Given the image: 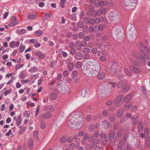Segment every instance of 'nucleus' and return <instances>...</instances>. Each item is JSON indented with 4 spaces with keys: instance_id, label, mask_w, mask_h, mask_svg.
Wrapping results in <instances>:
<instances>
[{
    "instance_id": "1",
    "label": "nucleus",
    "mask_w": 150,
    "mask_h": 150,
    "mask_svg": "<svg viewBox=\"0 0 150 150\" xmlns=\"http://www.w3.org/2000/svg\"><path fill=\"white\" fill-rule=\"evenodd\" d=\"M80 116V115L77 112H73L71 113L68 116L69 119V125L70 127L75 129L79 128L80 122L77 118Z\"/></svg>"
},
{
    "instance_id": "2",
    "label": "nucleus",
    "mask_w": 150,
    "mask_h": 150,
    "mask_svg": "<svg viewBox=\"0 0 150 150\" xmlns=\"http://www.w3.org/2000/svg\"><path fill=\"white\" fill-rule=\"evenodd\" d=\"M106 13V9L104 8H102L97 11H93L91 14L93 17H95L97 16H100L102 14H105Z\"/></svg>"
},
{
    "instance_id": "3",
    "label": "nucleus",
    "mask_w": 150,
    "mask_h": 150,
    "mask_svg": "<svg viewBox=\"0 0 150 150\" xmlns=\"http://www.w3.org/2000/svg\"><path fill=\"white\" fill-rule=\"evenodd\" d=\"M90 1L97 7L105 6L108 5L106 1L99 0H90Z\"/></svg>"
},
{
    "instance_id": "4",
    "label": "nucleus",
    "mask_w": 150,
    "mask_h": 150,
    "mask_svg": "<svg viewBox=\"0 0 150 150\" xmlns=\"http://www.w3.org/2000/svg\"><path fill=\"white\" fill-rule=\"evenodd\" d=\"M141 55L139 56V59L140 62L143 64H145L146 62V59L148 58V55L144 50H142L140 51Z\"/></svg>"
},
{
    "instance_id": "5",
    "label": "nucleus",
    "mask_w": 150,
    "mask_h": 150,
    "mask_svg": "<svg viewBox=\"0 0 150 150\" xmlns=\"http://www.w3.org/2000/svg\"><path fill=\"white\" fill-rule=\"evenodd\" d=\"M124 5L125 6L135 7L136 6L135 0H124Z\"/></svg>"
},
{
    "instance_id": "6",
    "label": "nucleus",
    "mask_w": 150,
    "mask_h": 150,
    "mask_svg": "<svg viewBox=\"0 0 150 150\" xmlns=\"http://www.w3.org/2000/svg\"><path fill=\"white\" fill-rule=\"evenodd\" d=\"M124 97L122 94H120L115 99L114 102L117 107H119L120 106L122 103L120 102L121 101L123 98Z\"/></svg>"
},
{
    "instance_id": "7",
    "label": "nucleus",
    "mask_w": 150,
    "mask_h": 150,
    "mask_svg": "<svg viewBox=\"0 0 150 150\" xmlns=\"http://www.w3.org/2000/svg\"><path fill=\"white\" fill-rule=\"evenodd\" d=\"M106 91L104 88H99L97 90V95L98 97H104Z\"/></svg>"
},
{
    "instance_id": "8",
    "label": "nucleus",
    "mask_w": 150,
    "mask_h": 150,
    "mask_svg": "<svg viewBox=\"0 0 150 150\" xmlns=\"http://www.w3.org/2000/svg\"><path fill=\"white\" fill-rule=\"evenodd\" d=\"M118 64L117 63H113L111 66L110 72L112 73L113 74L115 75L118 69Z\"/></svg>"
},
{
    "instance_id": "9",
    "label": "nucleus",
    "mask_w": 150,
    "mask_h": 150,
    "mask_svg": "<svg viewBox=\"0 0 150 150\" xmlns=\"http://www.w3.org/2000/svg\"><path fill=\"white\" fill-rule=\"evenodd\" d=\"M87 75L90 77L95 76L97 73V71L93 69H87L86 70Z\"/></svg>"
},
{
    "instance_id": "10",
    "label": "nucleus",
    "mask_w": 150,
    "mask_h": 150,
    "mask_svg": "<svg viewBox=\"0 0 150 150\" xmlns=\"http://www.w3.org/2000/svg\"><path fill=\"white\" fill-rule=\"evenodd\" d=\"M52 116V114L48 112H46L42 114L40 117V119L41 120H47L50 118Z\"/></svg>"
},
{
    "instance_id": "11",
    "label": "nucleus",
    "mask_w": 150,
    "mask_h": 150,
    "mask_svg": "<svg viewBox=\"0 0 150 150\" xmlns=\"http://www.w3.org/2000/svg\"><path fill=\"white\" fill-rule=\"evenodd\" d=\"M10 21L11 22L9 23L8 25L11 27L14 26L18 23V21L16 20V17L15 16L12 17Z\"/></svg>"
},
{
    "instance_id": "12",
    "label": "nucleus",
    "mask_w": 150,
    "mask_h": 150,
    "mask_svg": "<svg viewBox=\"0 0 150 150\" xmlns=\"http://www.w3.org/2000/svg\"><path fill=\"white\" fill-rule=\"evenodd\" d=\"M127 83V81L124 79L119 81L117 83V86L119 88H121L125 86Z\"/></svg>"
},
{
    "instance_id": "13",
    "label": "nucleus",
    "mask_w": 150,
    "mask_h": 150,
    "mask_svg": "<svg viewBox=\"0 0 150 150\" xmlns=\"http://www.w3.org/2000/svg\"><path fill=\"white\" fill-rule=\"evenodd\" d=\"M44 110L46 111L51 112H53L54 110V108L52 105H48L45 106Z\"/></svg>"
},
{
    "instance_id": "14",
    "label": "nucleus",
    "mask_w": 150,
    "mask_h": 150,
    "mask_svg": "<svg viewBox=\"0 0 150 150\" xmlns=\"http://www.w3.org/2000/svg\"><path fill=\"white\" fill-rule=\"evenodd\" d=\"M131 70L135 73H138L141 70V69L137 67L132 66L130 67Z\"/></svg>"
},
{
    "instance_id": "15",
    "label": "nucleus",
    "mask_w": 150,
    "mask_h": 150,
    "mask_svg": "<svg viewBox=\"0 0 150 150\" xmlns=\"http://www.w3.org/2000/svg\"><path fill=\"white\" fill-rule=\"evenodd\" d=\"M105 76V73L103 71H101L98 73L97 78L98 79L101 80L104 79Z\"/></svg>"
},
{
    "instance_id": "16",
    "label": "nucleus",
    "mask_w": 150,
    "mask_h": 150,
    "mask_svg": "<svg viewBox=\"0 0 150 150\" xmlns=\"http://www.w3.org/2000/svg\"><path fill=\"white\" fill-rule=\"evenodd\" d=\"M37 16V15L36 13H31L27 17L29 20H33L35 19Z\"/></svg>"
},
{
    "instance_id": "17",
    "label": "nucleus",
    "mask_w": 150,
    "mask_h": 150,
    "mask_svg": "<svg viewBox=\"0 0 150 150\" xmlns=\"http://www.w3.org/2000/svg\"><path fill=\"white\" fill-rule=\"evenodd\" d=\"M35 54L37 56L41 59H44L45 57V54L42 53L40 51H37Z\"/></svg>"
},
{
    "instance_id": "18",
    "label": "nucleus",
    "mask_w": 150,
    "mask_h": 150,
    "mask_svg": "<svg viewBox=\"0 0 150 150\" xmlns=\"http://www.w3.org/2000/svg\"><path fill=\"white\" fill-rule=\"evenodd\" d=\"M132 97V94L127 95L124 98L123 100L127 103L131 99Z\"/></svg>"
},
{
    "instance_id": "19",
    "label": "nucleus",
    "mask_w": 150,
    "mask_h": 150,
    "mask_svg": "<svg viewBox=\"0 0 150 150\" xmlns=\"http://www.w3.org/2000/svg\"><path fill=\"white\" fill-rule=\"evenodd\" d=\"M89 62L94 66H98L99 64L98 61L95 59L91 60Z\"/></svg>"
},
{
    "instance_id": "20",
    "label": "nucleus",
    "mask_w": 150,
    "mask_h": 150,
    "mask_svg": "<svg viewBox=\"0 0 150 150\" xmlns=\"http://www.w3.org/2000/svg\"><path fill=\"white\" fill-rule=\"evenodd\" d=\"M138 130L139 133H141L143 131V125L142 122H139L138 125Z\"/></svg>"
},
{
    "instance_id": "21",
    "label": "nucleus",
    "mask_w": 150,
    "mask_h": 150,
    "mask_svg": "<svg viewBox=\"0 0 150 150\" xmlns=\"http://www.w3.org/2000/svg\"><path fill=\"white\" fill-rule=\"evenodd\" d=\"M52 15V14L51 13L49 14L45 13L42 16V18L45 21L47 20H48L50 17H51Z\"/></svg>"
},
{
    "instance_id": "22",
    "label": "nucleus",
    "mask_w": 150,
    "mask_h": 150,
    "mask_svg": "<svg viewBox=\"0 0 150 150\" xmlns=\"http://www.w3.org/2000/svg\"><path fill=\"white\" fill-rule=\"evenodd\" d=\"M88 90L86 88H84L82 90L81 95L83 97H85L88 93Z\"/></svg>"
},
{
    "instance_id": "23",
    "label": "nucleus",
    "mask_w": 150,
    "mask_h": 150,
    "mask_svg": "<svg viewBox=\"0 0 150 150\" xmlns=\"http://www.w3.org/2000/svg\"><path fill=\"white\" fill-rule=\"evenodd\" d=\"M76 58L78 60L81 59L83 57L82 54L80 52H78L75 54Z\"/></svg>"
},
{
    "instance_id": "24",
    "label": "nucleus",
    "mask_w": 150,
    "mask_h": 150,
    "mask_svg": "<svg viewBox=\"0 0 150 150\" xmlns=\"http://www.w3.org/2000/svg\"><path fill=\"white\" fill-rule=\"evenodd\" d=\"M89 24L94 25L95 24H98V22L97 21V18H95L94 19L90 18Z\"/></svg>"
},
{
    "instance_id": "25",
    "label": "nucleus",
    "mask_w": 150,
    "mask_h": 150,
    "mask_svg": "<svg viewBox=\"0 0 150 150\" xmlns=\"http://www.w3.org/2000/svg\"><path fill=\"white\" fill-rule=\"evenodd\" d=\"M26 32V30L25 29H22L21 30H17L16 31V33L20 35L23 34Z\"/></svg>"
},
{
    "instance_id": "26",
    "label": "nucleus",
    "mask_w": 150,
    "mask_h": 150,
    "mask_svg": "<svg viewBox=\"0 0 150 150\" xmlns=\"http://www.w3.org/2000/svg\"><path fill=\"white\" fill-rule=\"evenodd\" d=\"M132 125H135L136 124L138 120V117L137 116L133 117H132Z\"/></svg>"
},
{
    "instance_id": "27",
    "label": "nucleus",
    "mask_w": 150,
    "mask_h": 150,
    "mask_svg": "<svg viewBox=\"0 0 150 150\" xmlns=\"http://www.w3.org/2000/svg\"><path fill=\"white\" fill-rule=\"evenodd\" d=\"M131 106V104L127 103L125 105L123 108V110L124 111H125L129 109L130 107Z\"/></svg>"
},
{
    "instance_id": "28",
    "label": "nucleus",
    "mask_w": 150,
    "mask_h": 150,
    "mask_svg": "<svg viewBox=\"0 0 150 150\" xmlns=\"http://www.w3.org/2000/svg\"><path fill=\"white\" fill-rule=\"evenodd\" d=\"M28 145L29 148L30 149H32L33 148V141L32 139H29L28 141Z\"/></svg>"
},
{
    "instance_id": "29",
    "label": "nucleus",
    "mask_w": 150,
    "mask_h": 150,
    "mask_svg": "<svg viewBox=\"0 0 150 150\" xmlns=\"http://www.w3.org/2000/svg\"><path fill=\"white\" fill-rule=\"evenodd\" d=\"M38 68L36 67H31L30 69L28 70V71L31 73L36 72L38 71Z\"/></svg>"
},
{
    "instance_id": "30",
    "label": "nucleus",
    "mask_w": 150,
    "mask_h": 150,
    "mask_svg": "<svg viewBox=\"0 0 150 150\" xmlns=\"http://www.w3.org/2000/svg\"><path fill=\"white\" fill-rule=\"evenodd\" d=\"M125 73L127 75H131L132 73L131 70L130 69L127 68H125L124 70Z\"/></svg>"
},
{
    "instance_id": "31",
    "label": "nucleus",
    "mask_w": 150,
    "mask_h": 150,
    "mask_svg": "<svg viewBox=\"0 0 150 150\" xmlns=\"http://www.w3.org/2000/svg\"><path fill=\"white\" fill-rule=\"evenodd\" d=\"M103 126L105 128H107L109 126V123L106 120H105L103 122Z\"/></svg>"
},
{
    "instance_id": "32",
    "label": "nucleus",
    "mask_w": 150,
    "mask_h": 150,
    "mask_svg": "<svg viewBox=\"0 0 150 150\" xmlns=\"http://www.w3.org/2000/svg\"><path fill=\"white\" fill-rule=\"evenodd\" d=\"M130 89V87L128 85H127L123 88L122 90V93H125L128 91Z\"/></svg>"
},
{
    "instance_id": "33",
    "label": "nucleus",
    "mask_w": 150,
    "mask_h": 150,
    "mask_svg": "<svg viewBox=\"0 0 150 150\" xmlns=\"http://www.w3.org/2000/svg\"><path fill=\"white\" fill-rule=\"evenodd\" d=\"M16 123L17 125L18 126L19 125L21 122V117L20 116H19L17 118L16 120Z\"/></svg>"
},
{
    "instance_id": "34",
    "label": "nucleus",
    "mask_w": 150,
    "mask_h": 150,
    "mask_svg": "<svg viewBox=\"0 0 150 150\" xmlns=\"http://www.w3.org/2000/svg\"><path fill=\"white\" fill-rule=\"evenodd\" d=\"M50 97L52 100H54L57 98V95L54 93H52L50 94Z\"/></svg>"
},
{
    "instance_id": "35",
    "label": "nucleus",
    "mask_w": 150,
    "mask_h": 150,
    "mask_svg": "<svg viewBox=\"0 0 150 150\" xmlns=\"http://www.w3.org/2000/svg\"><path fill=\"white\" fill-rule=\"evenodd\" d=\"M68 67L69 70L72 71L74 68V64L72 63H69L68 65Z\"/></svg>"
},
{
    "instance_id": "36",
    "label": "nucleus",
    "mask_w": 150,
    "mask_h": 150,
    "mask_svg": "<svg viewBox=\"0 0 150 150\" xmlns=\"http://www.w3.org/2000/svg\"><path fill=\"white\" fill-rule=\"evenodd\" d=\"M25 49V46L24 45H22L21 43L19 47V51L21 53L23 52L24 50Z\"/></svg>"
},
{
    "instance_id": "37",
    "label": "nucleus",
    "mask_w": 150,
    "mask_h": 150,
    "mask_svg": "<svg viewBox=\"0 0 150 150\" xmlns=\"http://www.w3.org/2000/svg\"><path fill=\"white\" fill-rule=\"evenodd\" d=\"M43 31L42 30H38L36 31L35 34L36 36H41L43 33Z\"/></svg>"
},
{
    "instance_id": "38",
    "label": "nucleus",
    "mask_w": 150,
    "mask_h": 150,
    "mask_svg": "<svg viewBox=\"0 0 150 150\" xmlns=\"http://www.w3.org/2000/svg\"><path fill=\"white\" fill-rule=\"evenodd\" d=\"M100 61L102 62H105L107 60V59L106 57L104 56H101L100 58Z\"/></svg>"
},
{
    "instance_id": "39",
    "label": "nucleus",
    "mask_w": 150,
    "mask_h": 150,
    "mask_svg": "<svg viewBox=\"0 0 150 150\" xmlns=\"http://www.w3.org/2000/svg\"><path fill=\"white\" fill-rule=\"evenodd\" d=\"M40 126L42 129H45L46 127V124L45 122L43 121H41L40 123Z\"/></svg>"
},
{
    "instance_id": "40",
    "label": "nucleus",
    "mask_w": 150,
    "mask_h": 150,
    "mask_svg": "<svg viewBox=\"0 0 150 150\" xmlns=\"http://www.w3.org/2000/svg\"><path fill=\"white\" fill-rule=\"evenodd\" d=\"M40 105H38L36 108L35 111V117H36L39 113L40 110Z\"/></svg>"
},
{
    "instance_id": "41",
    "label": "nucleus",
    "mask_w": 150,
    "mask_h": 150,
    "mask_svg": "<svg viewBox=\"0 0 150 150\" xmlns=\"http://www.w3.org/2000/svg\"><path fill=\"white\" fill-rule=\"evenodd\" d=\"M90 49L88 48H85L83 50V52L85 53H88L90 52Z\"/></svg>"
},
{
    "instance_id": "42",
    "label": "nucleus",
    "mask_w": 150,
    "mask_h": 150,
    "mask_svg": "<svg viewBox=\"0 0 150 150\" xmlns=\"http://www.w3.org/2000/svg\"><path fill=\"white\" fill-rule=\"evenodd\" d=\"M81 47L82 46L81 45L80 43H77L76 45V50H80Z\"/></svg>"
},
{
    "instance_id": "43",
    "label": "nucleus",
    "mask_w": 150,
    "mask_h": 150,
    "mask_svg": "<svg viewBox=\"0 0 150 150\" xmlns=\"http://www.w3.org/2000/svg\"><path fill=\"white\" fill-rule=\"evenodd\" d=\"M82 47H86L87 45V42L85 41H82L80 42Z\"/></svg>"
},
{
    "instance_id": "44",
    "label": "nucleus",
    "mask_w": 150,
    "mask_h": 150,
    "mask_svg": "<svg viewBox=\"0 0 150 150\" xmlns=\"http://www.w3.org/2000/svg\"><path fill=\"white\" fill-rule=\"evenodd\" d=\"M83 23L82 21H79L77 24L78 27L80 28H81L83 27Z\"/></svg>"
},
{
    "instance_id": "45",
    "label": "nucleus",
    "mask_w": 150,
    "mask_h": 150,
    "mask_svg": "<svg viewBox=\"0 0 150 150\" xmlns=\"http://www.w3.org/2000/svg\"><path fill=\"white\" fill-rule=\"evenodd\" d=\"M67 141V139L66 137H63L60 139V142L61 143H63Z\"/></svg>"
},
{
    "instance_id": "46",
    "label": "nucleus",
    "mask_w": 150,
    "mask_h": 150,
    "mask_svg": "<svg viewBox=\"0 0 150 150\" xmlns=\"http://www.w3.org/2000/svg\"><path fill=\"white\" fill-rule=\"evenodd\" d=\"M75 66L77 68H80L81 66V63L80 62H78L76 63Z\"/></svg>"
},
{
    "instance_id": "47",
    "label": "nucleus",
    "mask_w": 150,
    "mask_h": 150,
    "mask_svg": "<svg viewBox=\"0 0 150 150\" xmlns=\"http://www.w3.org/2000/svg\"><path fill=\"white\" fill-rule=\"evenodd\" d=\"M137 107L135 106H132L131 107L130 109V111L131 112H135L137 110Z\"/></svg>"
},
{
    "instance_id": "48",
    "label": "nucleus",
    "mask_w": 150,
    "mask_h": 150,
    "mask_svg": "<svg viewBox=\"0 0 150 150\" xmlns=\"http://www.w3.org/2000/svg\"><path fill=\"white\" fill-rule=\"evenodd\" d=\"M104 21V18L102 16H100L97 18V21L98 23H100Z\"/></svg>"
},
{
    "instance_id": "49",
    "label": "nucleus",
    "mask_w": 150,
    "mask_h": 150,
    "mask_svg": "<svg viewBox=\"0 0 150 150\" xmlns=\"http://www.w3.org/2000/svg\"><path fill=\"white\" fill-rule=\"evenodd\" d=\"M66 0H61L60 1V5L62 8L64 7V4L66 2Z\"/></svg>"
},
{
    "instance_id": "50",
    "label": "nucleus",
    "mask_w": 150,
    "mask_h": 150,
    "mask_svg": "<svg viewBox=\"0 0 150 150\" xmlns=\"http://www.w3.org/2000/svg\"><path fill=\"white\" fill-rule=\"evenodd\" d=\"M12 90L9 89L6 91L4 93V95L6 96L8 94H11L12 93Z\"/></svg>"
},
{
    "instance_id": "51",
    "label": "nucleus",
    "mask_w": 150,
    "mask_h": 150,
    "mask_svg": "<svg viewBox=\"0 0 150 150\" xmlns=\"http://www.w3.org/2000/svg\"><path fill=\"white\" fill-rule=\"evenodd\" d=\"M90 19V18L88 17H86L84 19V21L85 23L88 24L89 23Z\"/></svg>"
},
{
    "instance_id": "52",
    "label": "nucleus",
    "mask_w": 150,
    "mask_h": 150,
    "mask_svg": "<svg viewBox=\"0 0 150 150\" xmlns=\"http://www.w3.org/2000/svg\"><path fill=\"white\" fill-rule=\"evenodd\" d=\"M90 58H90V54H85L84 56V59L85 60L88 59Z\"/></svg>"
},
{
    "instance_id": "53",
    "label": "nucleus",
    "mask_w": 150,
    "mask_h": 150,
    "mask_svg": "<svg viewBox=\"0 0 150 150\" xmlns=\"http://www.w3.org/2000/svg\"><path fill=\"white\" fill-rule=\"evenodd\" d=\"M23 66L22 64H17L15 66V68L16 70H18L20 68L22 67Z\"/></svg>"
},
{
    "instance_id": "54",
    "label": "nucleus",
    "mask_w": 150,
    "mask_h": 150,
    "mask_svg": "<svg viewBox=\"0 0 150 150\" xmlns=\"http://www.w3.org/2000/svg\"><path fill=\"white\" fill-rule=\"evenodd\" d=\"M56 62L55 61H52L50 63V67H51L53 68L56 65Z\"/></svg>"
},
{
    "instance_id": "55",
    "label": "nucleus",
    "mask_w": 150,
    "mask_h": 150,
    "mask_svg": "<svg viewBox=\"0 0 150 150\" xmlns=\"http://www.w3.org/2000/svg\"><path fill=\"white\" fill-rule=\"evenodd\" d=\"M123 112L120 110H118L117 112V116L118 117H120L122 114Z\"/></svg>"
},
{
    "instance_id": "56",
    "label": "nucleus",
    "mask_w": 150,
    "mask_h": 150,
    "mask_svg": "<svg viewBox=\"0 0 150 150\" xmlns=\"http://www.w3.org/2000/svg\"><path fill=\"white\" fill-rule=\"evenodd\" d=\"M34 137L35 139H38V132L37 131H35L34 133Z\"/></svg>"
},
{
    "instance_id": "57",
    "label": "nucleus",
    "mask_w": 150,
    "mask_h": 150,
    "mask_svg": "<svg viewBox=\"0 0 150 150\" xmlns=\"http://www.w3.org/2000/svg\"><path fill=\"white\" fill-rule=\"evenodd\" d=\"M99 140L97 138L94 139L93 140V144H96L99 143Z\"/></svg>"
},
{
    "instance_id": "58",
    "label": "nucleus",
    "mask_w": 150,
    "mask_h": 150,
    "mask_svg": "<svg viewBox=\"0 0 150 150\" xmlns=\"http://www.w3.org/2000/svg\"><path fill=\"white\" fill-rule=\"evenodd\" d=\"M94 129V126L93 125H91L89 128V131L90 132H93Z\"/></svg>"
},
{
    "instance_id": "59",
    "label": "nucleus",
    "mask_w": 150,
    "mask_h": 150,
    "mask_svg": "<svg viewBox=\"0 0 150 150\" xmlns=\"http://www.w3.org/2000/svg\"><path fill=\"white\" fill-rule=\"evenodd\" d=\"M98 30L100 31H102L103 29V25H99L98 26Z\"/></svg>"
},
{
    "instance_id": "60",
    "label": "nucleus",
    "mask_w": 150,
    "mask_h": 150,
    "mask_svg": "<svg viewBox=\"0 0 150 150\" xmlns=\"http://www.w3.org/2000/svg\"><path fill=\"white\" fill-rule=\"evenodd\" d=\"M149 130L147 128H146L144 130V134L146 135V137H147L148 136L149 134Z\"/></svg>"
},
{
    "instance_id": "61",
    "label": "nucleus",
    "mask_w": 150,
    "mask_h": 150,
    "mask_svg": "<svg viewBox=\"0 0 150 150\" xmlns=\"http://www.w3.org/2000/svg\"><path fill=\"white\" fill-rule=\"evenodd\" d=\"M14 42L13 41L11 42L9 44V46L11 48H13L14 47Z\"/></svg>"
},
{
    "instance_id": "62",
    "label": "nucleus",
    "mask_w": 150,
    "mask_h": 150,
    "mask_svg": "<svg viewBox=\"0 0 150 150\" xmlns=\"http://www.w3.org/2000/svg\"><path fill=\"white\" fill-rule=\"evenodd\" d=\"M84 37V34L82 32H80L79 34V37L80 38L82 39Z\"/></svg>"
},
{
    "instance_id": "63",
    "label": "nucleus",
    "mask_w": 150,
    "mask_h": 150,
    "mask_svg": "<svg viewBox=\"0 0 150 150\" xmlns=\"http://www.w3.org/2000/svg\"><path fill=\"white\" fill-rule=\"evenodd\" d=\"M113 101L112 100H109L106 103V105L107 106L111 105Z\"/></svg>"
},
{
    "instance_id": "64",
    "label": "nucleus",
    "mask_w": 150,
    "mask_h": 150,
    "mask_svg": "<svg viewBox=\"0 0 150 150\" xmlns=\"http://www.w3.org/2000/svg\"><path fill=\"white\" fill-rule=\"evenodd\" d=\"M111 86H112L113 88H114L116 85V83L115 82H109Z\"/></svg>"
}]
</instances>
